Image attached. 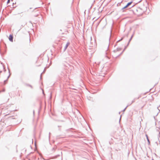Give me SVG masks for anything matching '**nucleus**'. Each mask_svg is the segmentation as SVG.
Here are the masks:
<instances>
[{"mask_svg":"<svg viewBox=\"0 0 160 160\" xmlns=\"http://www.w3.org/2000/svg\"><path fill=\"white\" fill-rule=\"evenodd\" d=\"M132 2L131 1L128 2L127 5L125 6L124 7L122 8L121 10V11H122V12H124L125 11L124 9H126V8H128L129 6H130L132 3Z\"/></svg>","mask_w":160,"mask_h":160,"instance_id":"obj_1","label":"nucleus"},{"mask_svg":"<svg viewBox=\"0 0 160 160\" xmlns=\"http://www.w3.org/2000/svg\"><path fill=\"white\" fill-rule=\"evenodd\" d=\"M13 35L12 34H10L9 37V40L11 42H13Z\"/></svg>","mask_w":160,"mask_h":160,"instance_id":"obj_2","label":"nucleus"},{"mask_svg":"<svg viewBox=\"0 0 160 160\" xmlns=\"http://www.w3.org/2000/svg\"><path fill=\"white\" fill-rule=\"evenodd\" d=\"M70 44V42H67V43H66L65 47H64V51H65L66 50V49L67 48H68V46H69V45Z\"/></svg>","mask_w":160,"mask_h":160,"instance_id":"obj_3","label":"nucleus"},{"mask_svg":"<svg viewBox=\"0 0 160 160\" xmlns=\"http://www.w3.org/2000/svg\"><path fill=\"white\" fill-rule=\"evenodd\" d=\"M57 148V146H55L54 147H53L52 148V149L51 150V151H52V152H54L55 151L56 149Z\"/></svg>","mask_w":160,"mask_h":160,"instance_id":"obj_4","label":"nucleus"},{"mask_svg":"<svg viewBox=\"0 0 160 160\" xmlns=\"http://www.w3.org/2000/svg\"><path fill=\"white\" fill-rule=\"evenodd\" d=\"M133 34L132 35V36H131V38H130V39H129V41H128V42L127 44V46H128V45H129V43L132 40V38L133 37Z\"/></svg>","mask_w":160,"mask_h":160,"instance_id":"obj_5","label":"nucleus"},{"mask_svg":"<svg viewBox=\"0 0 160 160\" xmlns=\"http://www.w3.org/2000/svg\"><path fill=\"white\" fill-rule=\"evenodd\" d=\"M146 137H147V141L148 142V145H150V141L148 139V136L147 135H146Z\"/></svg>","mask_w":160,"mask_h":160,"instance_id":"obj_6","label":"nucleus"},{"mask_svg":"<svg viewBox=\"0 0 160 160\" xmlns=\"http://www.w3.org/2000/svg\"><path fill=\"white\" fill-rule=\"evenodd\" d=\"M25 85L26 86H29V87H31L32 88V86L31 85H30L29 84H28V83H25Z\"/></svg>","mask_w":160,"mask_h":160,"instance_id":"obj_7","label":"nucleus"},{"mask_svg":"<svg viewBox=\"0 0 160 160\" xmlns=\"http://www.w3.org/2000/svg\"><path fill=\"white\" fill-rule=\"evenodd\" d=\"M118 48H117L115 50L113 51V52H116L117 51H118Z\"/></svg>","mask_w":160,"mask_h":160,"instance_id":"obj_8","label":"nucleus"},{"mask_svg":"<svg viewBox=\"0 0 160 160\" xmlns=\"http://www.w3.org/2000/svg\"><path fill=\"white\" fill-rule=\"evenodd\" d=\"M60 156V155H57L56 156H55L54 157V158H58V157L59 156Z\"/></svg>","mask_w":160,"mask_h":160,"instance_id":"obj_9","label":"nucleus"},{"mask_svg":"<svg viewBox=\"0 0 160 160\" xmlns=\"http://www.w3.org/2000/svg\"><path fill=\"white\" fill-rule=\"evenodd\" d=\"M8 71H9V73H10V71H9V69L8 68ZM11 74L10 73H9V75L8 76V77L7 78V79L8 80V78H9V77L10 76V75Z\"/></svg>","mask_w":160,"mask_h":160,"instance_id":"obj_10","label":"nucleus"},{"mask_svg":"<svg viewBox=\"0 0 160 160\" xmlns=\"http://www.w3.org/2000/svg\"><path fill=\"white\" fill-rule=\"evenodd\" d=\"M157 109L158 110V113L156 115V116H157L158 115L159 113L160 112V110L158 109V107H157Z\"/></svg>","mask_w":160,"mask_h":160,"instance_id":"obj_11","label":"nucleus"},{"mask_svg":"<svg viewBox=\"0 0 160 160\" xmlns=\"http://www.w3.org/2000/svg\"><path fill=\"white\" fill-rule=\"evenodd\" d=\"M45 71H46V69H45H45H44V71H43V72H42V73L41 74L40 79H41V75H42V73H44V72Z\"/></svg>","mask_w":160,"mask_h":160,"instance_id":"obj_12","label":"nucleus"},{"mask_svg":"<svg viewBox=\"0 0 160 160\" xmlns=\"http://www.w3.org/2000/svg\"><path fill=\"white\" fill-rule=\"evenodd\" d=\"M112 30L111 29L110 30V37H111V34H112ZM110 38H109V40L110 39Z\"/></svg>","mask_w":160,"mask_h":160,"instance_id":"obj_13","label":"nucleus"},{"mask_svg":"<svg viewBox=\"0 0 160 160\" xmlns=\"http://www.w3.org/2000/svg\"><path fill=\"white\" fill-rule=\"evenodd\" d=\"M123 39V38H122L121 39H120V40H118V41L117 42H120V41H122Z\"/></svg>","mask_w":160,"mask_h":160,"instance_id":"obj_14","label":"nucleus"},{"mask_svg":"<svg viewBox=\"0 0 160 160\" xmlns=\"http://www.w3.org/2000/svg\"><path fill=\"white\" fill-rule=\"evenodd\" d=\"M7 81H8V80L7 79H6V80L4 81V84H6V83L7 82Z\"/></svg>","mask_w":160,"mask_h":160,"instance_id":"obj_15","label":"nucleus"},{"mask_svg":"<svg viewBox=\"0 0 160 160\" xmlns=\"http://www.w3.org/2000/svg\"><path fill=\"white\" fill-rule=\"evenodd\" d=\"M10 0H8L7 2V4H8V3H9L10 2Z\"/></svg>","mask_w":160,"mask_h":160,"instance_id":"obj_16","label":"nucleus"},{"mask_svg":"<svg viewBox=\"0 0 160 160\" xmlns=\"http://www.w3.org/2000/svg\"><path fill=\"white\" fill-rule=\"evenodd\" d=\"M93 43L92 42H91L90 46L91 47H93Z\"/></svg>","mask_w":160,"mask_h":160,"instance_id":"obj_17","label":"nucleus"},{"mask_svg":"<svg viewBox=\"0 0 160 160\" xmlns=\"http://www.w3.org/2000/svg\"><path fill=\"white\" fill-rule=\"evenodd\" d=\"M128 107V106H127L123 110V111H125V110H126V108H127V107Z\"/></svg>","mask_w":160,"mask_h":160,"instance_id":"obj_18","label":"nucleus"},{"mask_svg":"<svg viewBox=\"0 0 160 160\" xmlns=\"http://www.w3.org/2000/svg\"><path fill=\"white\" fill-rule=\"evenodd\" d=\"M127 48V47H125L124 48V49L122 51H123V52L125 50V49Z\"/></svg>","mask_w":160,"mask_h":160,"instance_id":"obj_19","label":"nucleus"},{"mask_svg":"<svg viewBox=\"0 0 160 160\" xmlns=\"http://www.w3.org/2000/svg\"><path fill=\"white\" fill-rule=\"evenodd\" d=\"M127 48V47H125L124 48V49L122 51H123V52L125 50V49Z\"/></svg>","mask_w":160,"mask_h":160,"instance_id":"obj_20","label":"nucleus"},{"mask_svg":"<svg viewBox=\"0 0 160 160\" xmlns=\"http://www.w3.org/2000/svg\"><path fill=\"white\" fill-rule=\"evenodd\" d=\"M123 52V51H122V52L118 56H119L120 55H121Z\"/></svg>","mask_w":160,"mask_h":160,"instance_id":"obj_21","label":"nucleus"},{"mask_svg":"<svg viewBox=\"0 0 160 160\" xmlns=\"http://www.w3.org/2000/svg\"><path fill=\"white\" fill-rule=\"evenodd\" d=\"M123 52V51H122V52L118 56H119L120 55H121Z\"/></svg>","mask_w":160,"mask_h":160,"instance_id":"obj_22","label":"nucleus"},{"mask_svg":"<svg viewBox=\"0 0 160 160\" xmlns=\"http://www.w3.org/2000/svg\"><path fill=\"white\" fill-rule=\"evenodd\" d=\"M50 132H49V139L50 138Z\"/></svg>","mask_w":160,"mask_h":160,"instance_id":"obj_23","label":"nucleus"},{"mask_svg":"<svg viewBox=\"0 0 160 160\" xmlns=\"http://www.w3.org/2000/svg\"><path fill=\"white\" fill-rule=\"evenodd\" d=\"M33 115H34V113H35V111H34V110H33Z\"/></svg>","mask_w":160,"mask_h":160,"instance_id":"obj_24","label":"nucleus"},{"mask_svg":"<svg viewBox=\"0 0 160 160\" xmlns=\"http://www.w3.org/2000/svg\"><path fill=\"white\" fill-rule=\"evenodd\" d=\"M121 50V48H118V51H120Z\"/></svg>","mask_w":160,"mask_h":160,"instance_id":"obj_25","label":"nucleus"},{"mask_svg":"<svg viewBox=\"0 0 160 160\" xmlns=\"http://www.w3.org/2000/svg\"><path fill=\"white\" fill-rule=\"evenodd\" d=\"M155 143H156L157 145H158V143L157 142H155Z\"/></svg>","mask_w":160,"mask_h":160,"instance_id":"obj_26","label":"nucleus"},{"mask_svg":"<svg viewBox=\"0 0 160 160\" xmlns=\"http://www.w3.org/2000/svg\"><path fill=\"white\" fill-rule=\"evenodd\" d=\"M5 91V89H3L2 91L4 92V91Z\"/></svg>","mask_w":160,"mask_h":160,"instance_id":"obj_27","label":"nucleus"},{"mask_svg":"<svg viewBox=\"0 0 160 160\" xmlns=\"http://www.w3.org/2000/svg\"><path fill=\"white\" fill-rule=\"evenodd\" d=\"M154 118L155 119V120L156 119V118H155V117L154 116Z\"/></svg>","mask_w":160,"mask_h":160,"instance_id":"obj_28","label":"nucleus"},{"mask_svg":"<svg viewBox=\"0 0 160 160\" xmlns=\"http://www.w3.org/2000/svg\"><path fill=\"white\" fill-rule=\"evenodd\" d=\"M60 121L61 122H64L63 120H60Z\"/></svg>","mask_w":160,"mask_h":160,"instance_id":"obj_29","label":"nucleus"},{"mask_svg":"<svg viewBox=\"0 0 160 160\" xmlns=\"http://www.w3.org/2000/svg\"><path fill=\"white\" fill-rule=\"evenodd\" d=\"M134 102V100L132 101V102Z\"/></svg>","mask_w":160,"mask_h":160,"instance_id":"obj_30","label":"nucleus"},{"mask_svg":"<svg viewBox=\"0 0 160 160\" xmlns=\"http://www.w3.org/2000/svg\"><path fill=\"white\" fill-rule=\"evenodd\" d=\"M128 46H127V45H126V46L125 47H127Z\"/></svg>","mask_w":160,"mask_h":160,"instance_id":"obj_31","label":"nucleus"},{"mask_svg":"<svg viewBox=\"0 0 160 160\" xmlns=\"http://www.w3.org/2000/svg\"><path fill=\"white\" fill-rule=\"evenodd\" d=\"M158 140H159V139L158 138Z\"/></svg>","mask_w":160,"mask_h":160,"instance_id":"obj_32","label":"nucleus"},{"mask_svg":"<svg viewBox=\"0 0 160 160\" xmlns=\"http://www.w3.org/2000/svg\"><path fill=\"white\" fill-rule=\"evenodd\" d=\"M59 130H60H60H60V129H59Z\"/></svg>","mask_w":160,"mask_h":160,"instance_id":"obj_33","label":"nucleus"},{"mask_svg":"<svg viewBox=\"0 0 160 160\" xmlns=\"http://www.w3.org/2000/svg\"><path fill=\"white\" fill-rule=\"evenodd\" d=\"M138 9H136V11H138Z\"/></svg>","mask_w":160,"mask_h":160,"instance_id":"obj_34","label":"nucleus"},{"mask_svg":"<svg viewBox=\"0 0 160 160\" xmlns=\"http://www.w3.org/2000/svg\"><path fill=\"white\" fill-rule=\"evenodd\" d=\"M3 68H4V66L3 65Z\"/></svg>","mask_w":160,"mask_h":160,"instance_id":"obj_35","label":"nucleus"}]
</instances>
